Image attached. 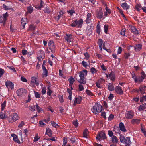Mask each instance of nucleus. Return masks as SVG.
Segmentation results:
<instances>
[{"label":"nucleus","instance_id":"f257e3e1","mask_svg":"<svg viewBox=\"0 0 146 146\" xmlns=\"http://www.w3.org/2000/svg\"><path fill=\"white\" fill-rule=\"evenodd\" d=\"M88 71L86 70H84L80 71L78 73L79 74L80 79H77L78 82L80 84H85L86 83V77L87 75Z\"/></svg>","mask_w":146,"mask_h":146},{"label":"nucleus","instance_id":"f03ea898","mask_svg":"<svg viewBox=\"0 0 146 146\" xmlns=\"http://www.w3.org/2000/svg\"><path fill=\"white\" fill-rule=\"evenodd\" d=\"M83 24V20L82 19H80L79 20H73L72 23L70 24V26L73 27L81 28Z\"/></svg>","mask_w":146,"mask_h":146},{"label":"nucleus","instance_id":"7ed1b4c3","mask_svg":"<svg viewBox=\"0 0 146 146\" xmlns=\"http://www.w3.org/2000/svg\"><path fill=\"white\" fill-rule=\"evenodd\" d=\"M102 106L98 103H95L94 106H93L91 109L93 113L96 114L97 113H100L102 111Z\"/></svg>","mask_w":146,"mask_h":146},{"label":"nucleus","instance_id":"20e7f679","mask_svg":"<svg viewBox=\"0 0 146 146\" xmlns=\"http://www.w3.org/2000/svg\"><path fill=\"white\" fill-rule=\"evenodd\" d=\"M106 137L105 133L102 131L99 133L97 134L96 137V139L98 141H99L100 142L101 141V139L104 140L105 139H107Z\"/></svg>","mask_w":146,"mask_h":146},{"label":"nucleus","instance_id":"39448f33","mask_svg":"<svg viewBox=\"0 0 146 146\" xmlns=\"http://www.w3.org/2000/svg\"><path fill=\"white\" fill-rule=\"evenodd\" d=\"M19 118V117L17 113H14L13 114V116H10L9 119V123H12L15 121Z\"/></svg>","mask_w":146,"mask_h":146},{"label":"nucleus","instance_id":"423d86ee","mask_svg":"<svg viewBox=\"0 0 146 146\" xmlns=\"http://www.w3.org/2000/svg\"><path fill=\"white\" fill-rule=\"evenodd\" d=\"M134 116V113L132 111H129L127 112L125 114V117L127 119H130L132 118Z\"/></svg>","mask_w":146,"mask_h":146},{"label":"nucleus","instance_id":"0eeeda50","mask_svg":"<svg viewBox=\"0 0 146 146\" xmlns=\"http://www.w3.org/2000/svg\"><path fill=\"white\" fill-rule=\"evenodd\" d=\"M49 49L51 50V52L54 53L55 52V46L53 41H50L48 43Z\"/></svg>","mask_w":146,"mask_h":146},{"label":"nucleus","instance_id":"6e6552de","mask_svg":"<svg viewBox=\"0 0 146 146\" xmlns=\"http://www.w3.org/2000/svg\"><path fill=\"white\" fill-rule=\"evenodd\" d=\"M103 14L102 9H100L96 11V16L98 19H101L103 17Z\"/></svg>","mask_w":146,"mask_h":146},{"label":"nucleus","instance_id":"1a4fd4ad","mask_svg":"<svg viewBox=\"0 0 146 146\" xmlns=\"http://www.w3.org/2000/svg\"><path fill=\"white\" fill-rule=\"evenodd\" d=\"M146 86H140L139 89H136L135 91L137 92H140L141 93L143 94L145 93Z\"/></svg>","mask_w":146,"mask_h":146},{"label":"nucleus","instance_id":"9d476101","mask_svg":"<svg viewBox=\"0 0 146 146\" xmlns=\"http://www.w3.org/2000/svg\"><path fill=\"white\" fill-rule=\"evenodd\" d=\"M26 92V90L21 88L17 90L16 91V94L19 96H21L24 93Z\"/></svg>","mask_w":146,"mask_h":146},{"label":"nucleus","instance_id":"9b49d317","mask_svg":"<svg viewBox=\"0 0 146 146\" xmlns=\"http://www.w3.org/2000/svg\"><path fill=\"white\" fill-rule=\"evenodd\" d=\"M5 84L7 88L9 89H13L14 88V85L12 82L9 81L5 82Z\"/></svg>","mask_w":146,"mask_h":146},{"label":"nucleus","instance_id":"f8f14e48","mask_svg":"<svg viewBox=\"0 0 146 146\" xmlns=\"http://www.w3.org/2000/svg\"><path fill=\"white\" fill-rule=\"evenodd\" d=\"M129 27L131 29V32L133 33L135 35H138L139 34L138 30L136 29L135 27L131 25H129Z\"/></svg>","mask_w":146,"mask_h":146},{"label":"nucleus","instance_id":"ddd939ff","mask_svg":"<svg viewBox=\"0 0 146 146\" xmlns=\"http://www.w3.org/2000/svg\"><path fill=\"white\" fill-rule=\"evenodd\" d=\"M115 91L119 95H122L123 93L122 88L119 86L116 87Z\"/></svg>","mask_w":146,"mask_h":146},{"label":"nucleus","instance_id":"4468645a","mask_svg":"<svg viewBox=\"0 0 146 146\" xmlns=\"http://www.w3.org/2000/svg\"><path fill=\"white\" fill-rule=\"evenodd\" d=\"M92 15L91 13H87L86 15V18L85 21L86 24H88L91 22V17Z\"/></svg>","mask_w":146,"mask_h":146},{"label":"nucleus","instance_id":"2eb2a0df","mask_svg":"<svg viewBox=\"0 0 146 146\" xmlns=\"http://www.w3.org/2000/svg\"><path fill=\"white\" fill-rule=\"evenodd\" d=\"M119 127L120 131L123 132H126L127 131L123 123L121 122L119 124Z\"/></svg>","mask_w":146,"mask_h":146},{"label":"nucleus","instance_id":"dca6fc26","mask_svg":"<svg viewBox=\"0 0 146 146\" xmlns=\"http://www.w3.org/2000/svg\"><path fill=\"white\" fill-rule=\"evenodd\" d=\"M72 35L71 34H66L65 37V39L68 42H71V39L72 38Z\"/></svg>","mask_w":146,"mask_h":146},{"label":"nucleus","instance_id":"f3484780","mask_svg":"<svg viewBox=\"0 0 146 146\" xmlns=\"http://www.w3.org/2000/svg\"><path fill=\"white\" fill-rule=\"evenodd\" d=\"M121 6L123 9L125 10L126 11L130 8V6L128 5L126 2L123 3H122Z\"/></svg>","mask_w":146,"mask_h":146},{"label":"nucleus","instance_id":"a211bd4d","mask_svg":"<svg viewBox=\"0 0 146 146\" xmlns=\"http://www.w3.org/2000/svg\"><path fill=\"white\" fill-rule=\"evenodd\" d=\"M109 77L110 79L112 81H114L115 80V73L113 71H111L109 75Z\"/></svg>","mask_w":146,"mask_h":146},{"label":"nucleus","instance_id":"6ab92c4d","mask_svg":"<svg viewBox=\"0 0 146 146\" xmlns=\"http://www.w3.org/2000/svg\"><path fill=\"white\" fill-rule=\"evenodd\" d=\"M46 132L45 135H48L50 137H51L52 135V131L49 128H46Z\"/></svg>","mask_w":146,"mask_h":146},{"label":"nucleus","instance_id":"aec40b11","mask_svg":"<svg viewBox=\"0 0 146 146\" xmlns=\"http://www.w3.org/2000/svg\"><path fill=\"white\" fill-rule=\"evenodd\" d=\"M134 48L135 51H140L142 48V45L140 44H136Z\"/></svg>","mask_w":146,"mask_h":146},{"label":"nucleus","instance_id":"412c9836","mask_svg":"<svg viewBox=\"0 0 146 146\" xmlns=\"http://www.w3.org/2000/svg\"><path fill=\"white\" fill-rule=\"evenodd\" d=\"M141 120L138 119H133L131 120V122L133 124H138L140 123Z\"/></svg>","mask_w":146,"mask_h":146},{"label":"nucleus","instance_id":"4be33fe9","mask_svg":"<svg viewBox=\"0 0 146 146\" xmlns=\"http://www.w3.org/2000/svg\"><path fill=\"white\" fill-rule=\"evenodd\" d=\"M146 108V103H144L143 104L140 105L138 108V110L139 111L144 110Z\"/></svg>","mask_w":146,"mask_h":146},{"label":"nucleus","instance_id":"5701e85b","mask_svg":"<svg viewBox=\"0 0 146 146\" xmlns=\"http://www.w3.org/2000/svg\"><path fill=\"white\" fill-rule=\"evenodd\" d=\"M111 138L112 142L113 143L116 144L118 143V140L116 136L114 135L111 137Z\"/></svg>","mask_w":146,"mask_h":146},{"label":"nucleus","instance_id":"b1692460","mask_svg":"<svg viewBox=\"0 0 146 146\" xmlns=\"http://www.w3.org/2000/svg\"><path fill=\"white\" fill-rule=\"evenodd\" d=\"M108 90L110 91H113L115 89L114 86H113L112 83H109V85L108 87Z\"/></svg>","mask_w":146,"mask_h":146},{"label":"nucleus","instance_id":"393cba45","mask_svg":"<svg viewBox=\"0 0 146 146\" xmlns=\"http://www.w3.org/2000/svg\"><path fill=\"white\" fill-rule=\"evenodd\" d=\"M120 140L121 142L122 143H124L125 142V138L124 136L121 134H120Z\"/></svg>","mask_w":146,"mask_h":146},{"label":"nucleus","instance_id":"a878e982","mask_svg":"<svg viewBox=\"0 0 146 146\" xmlns=\"http://www.w3.org/2000/svg\"><path fill=\"white\" fill-rule=\"evenodd\" d=\"M131 141L130 138L129 137H127L125 139V142L124 143H125L126 146L129 145Z\"/></svg>","mask_w":146,"mask_h":146},{"label":"nucleus","instance_id":"bb28decb","mask_svg":"<svg viewBox=\"0 0 146 146\" xmlns=\"http://www.w3.org/2000/svg\"><path fill=\"white\" fill-rule=\"evenodd\" d=\"M91 26H90V28L89 29L87 27V28L86 29V32L87 34H89V35H90L92 33V29L91 28Z\"/></svg>","mask_w":146,"mask_h":146},{"label":"nucleus","instance_id":"cd10ccee","mask_svg":"<svg viewBox=\"0 0 146 146\" xmlns=\"http://www.w3.org/2000/svg\"><path fill=\"white\" fill-rule=\"evenodd\" d=\"M101 32V28H100V25L98 24H97L96 27V32L98 34H100Z\"/></svg>","mask_w":146,"mask_h":146},{"label":"nucleus","instance_id":"c85d7f7f","mask_svg":"<svg viewBox=\"0 0 146 146\" xmlns=\"http://www.w3.org/2000/svg\"><path fill=\"white\" fill-rule=\"evenodd\" d=\"M48 74V72L47 70L43 71V74L42 75V76L44 78L47 77Z\"/></svg>","mask_w":146,"mask_h":146},{"label":"nucleus","instance_id":"c756f323","mask_svg":"<svg viewBox=\"0 0 146 146\" xmlns=\"http://www.w3.org/2000/svg\"><path fill=\"white\" fill-rule=\"evenodd\" d=\"M113 130L116 133L120 134V131L118 127L115 126L113 127Z\"/></svg>","mask_w":146,"mask_h":146},{"label":"nucleus","instance_id":"7c9ffc66","mask_svg":"<svg viewBox=\"0 0 146 146\" xmlns=\"http://www.w3.org/2000/svg\"><path fill=\"white\" fill-rule=\"evenodd\" d=\"M137 82H138L139 83H140L142 82L143 80V78L140 76H137L136 78Z\"/></svg>","mask_w":146,"mask_h":146},{"label":"nucleus","instance_id":"2f4dec72","mask_svg":"<svg viewBox=\"0 0 146 146\" xmlns=\"http://www.w3.org/2000/svg\"><path fill=\"white\" fill-rule=\"evenodd\" d=\"M140 98V102H142L144 101H146V95L141 96Z\"/></svg>","mask_w":146,"mask_h":146},{"label":"nucleus","instance_id":"473e14b6","mask_svg":"<svg viewBox=\"0 0 146 146\" xmlns=\"http://www.w3.org/2000/svg\"><path fill=\"white\" fill-rule=\"evenodd\" d=\"M35 96L36 98H39L40 97V94L38 92L34 91Z\"/></svg>","mask_w":146,"mask_h":146},{"label":"nucleus","instance_id":"72a5a7b5","mask_svg":"<svg viewBox=\"0 0 146 146\" xmlns=\"http://www.w3.org/2000/svg\"><path fill=\"white\" fill-rule=\"evenodd\" d=\"M27 9L28 13L31 14L33 11V8L31 6H29L27 7Z\"/></svg>","mask_w":146,"mask_h":146},{"label":"nucleus","instance_id":"f704fd0d","mask_svg":"<svg viewBox=\"0 0 146 146\" xmlns=\"http://www.w3.org/2000/svg\"><path fill=\"white\" fill-rule=\"evenodd\" d=\"M44 4V2L42 0H41L40 5L38 6L37 8L38 9H40L42 7H43V4Z\"/></svg>","mask_w":146,"mask_h":146},{"label":"nucleus","instance_id":"c9c22d12","mask_svg":"<svg viewBox=\"0 0 146 146\" xmlns=\"http://www.w3.org/2000/svg\"><path fill=\"white\" fill-rule=\"evenodd\" d=\"M51 123L52 126L55 128L58 127H59V125L53 121H51Z\"/></svg>","mask_w":146,"mask_h":146},{"label":"nucleus","instance_id":"e433bc0d","mask_svg":"<svg viewBox=\"0 0 146 146\" xmlns=\"http://www.w3.org/2000/svg\"><path fill=\"white\" fill-rule=\"evenodd\" d=\"M88 131L87 129H85L83 132V137L87 138V134L88 133Z\"/></svg>","mask_w":146,"mask_h":146},{"label":"nucleus","instance_id":"4c0bfd02","mask_svg":"<svg viewBox=\"0 0 146 146\" xmlns=\"http://www.w3.org/2000/svg\"><path fill=\"white\" fill-rule=\"evenodd\" d=\"M68 81H69L70 84H73L75 80L71 76L68 79Z\"/></svg>","mask_w":146,"mask_h":146},{"label":"nucleus","instance_id":"58836bf2","mask_svg":"<svg viewBox=\"0 0 146 146\" xmlns=\"http://www.w3.org/2000/svg\"><path fill=\"white\" fill-rule=\"evenodd\" d=\"M109 26L108 25H105L104 26V31L106 34L108 33V30Z\"/></svg>","mask_w":146,"mask_h":146},{"label":"nucleus","instance_id":"ea45409f","mask_svg":"<svg viewBox=\"0 0 146 146\" xmlns=\"http://www.w3.org/2000/svg\"><path fill=\"white\" fill-rule=\"evenodd\" d=\"M85 92L88 95L91 96H92L93 95V93L91 92V91L90 90H88L86 89V90Z\"/></svg>","mask_w":146,"mask_h":146},{"label":"nucleus","instance_id":"a19ab883","mask_svg":"<svg viewBox=\"0 0 146 146\" xmlns=\"http://www.w3.org/2000/svg\"><path fill=\"white\" fill-rule=\"evenodd\" d=\"M131 75L132 78L133 79H134V82L135 83H137V80L136 78H137V76H136L134 73L133 72L131 74Z\"/></svg>","mask_w":146,"mask_h":146},{"label":"nucleus","instance_id":"79ce46f5","mask_svg":"<svg viewBox=\"0 0 146 146\" xmlns=\"http://www.w3.org/2000/svg\"><path fill=\"white\" fill-rule=\"evenodd\" d=\"M65 13V11L64 10H61L60 11L59 14L58 15V16H59V17L60 18L62 17L63 15Z\"/></svg>","mask_w":146,"mask_h":146},{"label":"nucleus","instance_id":"37998d69","mask_svg":"<svg viewBox=\"0 0 146 146\" xmlns=\"http://www.w3.org/2000/svg\"><path fill=\"white\" fill-rule=\"evenodd\" d=\"M108 135L110 137H113V136H114L113 135V133L112 131L110 130H109L108 131Z\"/></svg>","mask_w":146,"mask_h":146},{"label":"nucleus","instance_id":"c03bdc74","mask_svg":"<svg viewBox=\"0 0 146 146\" xmlns=\"http://www.w3.org/2000/svg\"><path fill=\"white\" fill-rule=\"evenodd\" d=\"M37 111L38 113H40V111L42 110V108L40 107L38 104H36V106Z\"/></svg>","mask_w":146,"mask_h":146},{"label":"nucleus","instance_id":"a18cd8bd","mask_svg":"<svg viewBox=\"0 0 146 146\" xmlns=\"http://www.w3.org/2000/svg\"><path fill=\"white\" fill-rule=\"evenodd\" d=\"M114 115L112 114H111L108 118V119L109 121H111L114 118Z\"/></svg>","mask_w":146,"mask_h":146},{"label":"nucleus","instance_id":"49530a36","mask_svg":"<svg viewBox=\"0 0 146 146\" xmlns=\"http://www.w3.org/2000/svg\"><path fill=\"white\" fill-rule=\"evenodd\" d=\"M97 71V70L94 67H92L90 68V72L92 74H94V73H96Z\"/></svg>","mask_w":146,"mask_h":146},{"label":"nucleus","instance_id":"de8ad7c7","mask_svg":"<svg viewBox=\"0 0 146 146\" xmlns=\"http://www.w3.org/2000/svg\"><path fill=\"white\" fill-rule=\"evenodd\" d=\"M67 12L69 13L71 16H72L73 14L75 13L73 9H71L67 11Z\"/></svg>","mask_w":146,"mask_h":146},{"label":"nucleus","instance_id":"09e8293b","mask_svg":"<svg viewBox=\"0 0 146 146\" xmlns=\"http://www.w3.org/2000/svg\"><path fill=\"white\" fill-rule=\"evenodd\" d=\"M13 140L14 141L18 144H20V141L18 139L17 136L15 137L14 138H13Z\"/></svg>","mask_w":146,"mask_h":146},{"label":"nucleus","instance_id":"8fccbe9b","mask_svg":"<svg viewBox=\"0 0 146 146\" xmlns=\"http://www.w3.org/2000/svg\"><path fill=\"white\" fill-rule=\"evenodd\" d=\"M82 65L84 66V67H85V68L86 67L89 65L88 64L87 62L84 61H82Z\"/></svg>","mask_w":146,"mask_h":146},{"label":"nucleus","instance_id":"3c124183","mask_svg":"<svg viewBox=\"0 0 146 146\" xmlns=\"http://www.w3.org/2000/svg\"><path fill=\"white\" fill-rule=\"evenodd\" d=\"M6 102L5 101H4L1 104V110L2 111L3 110L5 107L6 106Z\"/></svg>","mask_w":146,"mask_h":146},{"label":"nucleus","instance_id":"603ef678","mask_svg":"<svg viewBox=\"0 0 146 146\" xmlns=\"http://www.w3.org/2000/svg\"><path fill=\"white\" fill-rule=\"evenodd\" d=\"M141 76L143 79H144L146 78V75L144 71H142L141 72Z\"/></svg>","mask_w":146,"mask_h":146},{"label":"nucleus","instance_id":"864d4df0","mask_svg":"<svg viewBox=\"0 0 146 146\" xmlns=\"http://www.w3.org/2000/svg\"><path fill=\"white\" fill-rule=\"evenodd\" d=\"M58 98L59 99V101L61 103H62L64 102L63 97L62 96H58Z\"/></svg>","mask_w":146,"mask_h":146},{"label":"nucleus","instance_id":"5fc2aeb1","mask_svg":"<svg viewBox=\"0 0 146 146\" xmlns=\"http://www.w3.org/2000/svg\"><path fill=\"white\" fill-rule=\"evenodd\" d=\"M3 17L4 19V20H5V21L7 19V18L8 16V15L7 12H6L4 14H3Z\"/></svg>","mask_w":146,"mask_h":146},{"label":"nucleus","instance_id":"6e6d98bb","mask_svg":"<svg viewBox=\"0 0 146 146\" xmlns=\"http://www.w3.org/2000/svg\"><path fill=\"white\" fill-rule=\"evenodd\" d=\"M78 89L79 91H82L83 90H84V88L82 84H79L78 85Z\"/></svg>","mask_w":146,"mask_h":146},{"label":"nucleus","instance_id":"4d7b16f0","mask_svg":"<svg viewBox=\"0 0 146 146\" xmlns=\"http://www.w3.org/2000/svg\"><path fill=\"white\" fill-rule=\"evenodd\" d=\"M103 43V41L102 39H99L98 40V44L99 46H102Z\"/></svg>","mask_w":146,"mask_h":146},{"label":"nucleus","instance_id":"13d9d810","mask_svg":"<svg viewBox=\"0 0 146 146\" xmlns=\"http://www.w3.org/2000/svg\"><path fill=\"white\" fill-rule=\"evenodd\" d=\"M27 23V21L26 19L25 18H22L21 20V24H26Z\"/></svg>","mask_w":146,"mask_h":146},{"label":"nucleus","instance_id":"bf43d9fd","mask_svg":"<svg viewBox=\"0 0 146 146\" xmlns=\"http://www.w3.org/2000/svg\"><path fill=\"white\" fill-rule=\"evenodd\" d=\"M141 5L137 4L135 7V9L137 10L138 11H139L141 10Z\"/></svg>","mask_w":146,"mask_h":146},{"label":"nucleus","instance_id":"052dcab7","mask_svg":"<svg viewBox=\"0 0 146 146\" xmlns=\"http://www.w3.org/2000/svg\"><path fill=\"white\" fill-rule=\"evenodd\" d=\"M96 85L98 88H101L102 87V86L100 85V82L99 81L96 82Z\"/></svg>","mask_w":146,"mask_h":146},{"label":"nucleus","instance_id":"680f3d73","mask_svg":"<svg viewBox=\"0 0 146 146\" xmlns=\"http://www.w3.org/2000/svg\"><path fill=\"white\" fill-rule=\"evenodd\" d=\"M36 28V27L33 25H30L29 27V29L30 30H34Z\"/></svg>","mask_w":146,"mask_h":146},{"label":"nucleus","instance_id":"e2e57ef3","mask_svg":"<svg viewBox=\"0 0 146 146\" xmlns=\"http://www.w3.org/2000/svg\"><path fill=\"white\" fill-rule=\"evenodd\" d=\"M130 56V53H125L124 54L125 58L126 59H128L129 58Z\"/></svg>","mask_w":146,"mask_h":146},{"label":"nucleus","instance_id":"0e129e2a","mask_svg":"<svg viewBox=\"0 0 146 146\" xmlns=\"http://www.w3.org/2000/svg\"><path fill=\"white\" fill-rule=\"evenodd\" d=\"M101 116L104 118L105 119H106L107 118L106 113L104 112H101Z\"/></svg>","mask_w":146,"mask_h":146},{"label":"nucleus","instance_id":"69168bd1","mask_svg":"<svg viewBox=\"0 0 146 146\" xmlns=\"http://www.w3.org/2000/svg\"><path fill=\"white\" fill-rule=\"evenodd\" d=\"M105 10L106 11V12H107L109 14H110L111 13V10L107 6L105 7Z\"/></svg>","mask_w":146,"mask_h":146},{"label":"nucleus","instance_id":"338daca9","mask_svg":"<svg viewBox=\"0 0 146 146\" xmlns=\"http://www.w3.org/2000/svg\"><path fill=\"white\" fill-rule=\"evenodd\" d=\"M50 9L49 8H48L47 7L46 8L45 11V13L49 14L50 13Z\"/></svg>","mask_w":146,"mask_h":146},{"label":"nucleus","instance_id":"774afa93","mask_svg":"<svg viewBox=\"0 0 146 146\" xmlns=\"http://www.w3.org/2000/svg\"><path fill=\"white\" fill-rule=\"evenodd\" d=\"M141 129L142 133L144 134L145 137H146V130L144 129L141 128Z\"/></svg>","mask_w":146,"mask_h":146}]
</instances>
